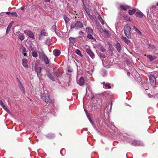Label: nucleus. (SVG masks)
I'll list each match as a JSON object with an SVG mask.
<instances>
[{"label": "nucleus", "mask_w": 158, "mask_h": 158, "mask_svg": "<svg viewBox=\"0 0 158 158\" xmlns=\"http://www.w3.org/2000/svg\"><path fill=\"white\" fill-rule=\"evenodd\" d=\"M124 30L125 35L128 38H130L131 37V27L130 25L126 24L124 27Z\"/></svg>", "instance_id": "1"}, {"label": "nucleus", "mask_w": 158, "mask_h": 158, "mask_svg": "<svg viewBox=\"0 0 158 158\" xmlns=\"http://www.w3.org/2000/svg\"><path fill=\"white\" fill-rule=\"evenodd\" d=\"M39 57V58L46 64H48L49 60L48 57L45 54L40 51L38 52Z\"/></svg>", "instance_id": "2"}, {"label": "nucleus", "mask_w": 158, "mask_h": 158, "mask_svg": "<svg viewBox=\"0 0 158 158\" xmlns=\"http://www.w3.org/2000/svg\"><path fill=\"white\" fill-rule=\"evenodd\" d=\"M83 25V24L79 21H77L75 22H73L71 25V28H76L78 29L82 27Z\"/></svg>", "instance_id": "3"}, {"label": "nucleus", "mask_w": 158, "mask_h": 158, "mask_svg": "<svg viewBox=\"0 0 158 158\" xmlns=\"http://www.w3.org/2000/svg\"><path fill=\"white\" fill-rule=\"evenodd\" d=\"M41 98L43 100L47 103L50 102L51 101L49 95L47 93L42 95L41 96Z\"/></svg>", "instance_id": "4"}, {"label": "nucleus", "mask_w": 158, "mask_h": 158, "mask_svg": "<svg viewBox=\"0 0 158 158\" xmlns=\"http://www.w3.org/2000/svg\"><path fill=\"white\" fill-rule=\"evenodd\" d=\"M149 77L150 83L152 85L155 86L156 82L155 77L154 75L151 74Z\"/></svg>", "instance_id": "5"}, {"label": "nucleus", "mask_w": 158, "mask_h": 158, "mask_svg": "<svg viewBox=\"0 0 158 158\" xmlns=\"http://www.w3.org/2000/svg\"><path fill=\"white\" fill-rule=\"evenodd\" d=\"M77 83L80 86L83 85L85 83V81L83 77H81L79 79L77 80Z\"/></svg>", "instance_id": "6"}, {"label": "nucleus", "mask_w": 158, "mask_h": 158, "mask_svg": "<svg viewBox=\"0 0 158 158\" xmlns=\"http://www.w3.org/2000/svg\"><path fill=\"white\" fill-rule=\"evenodd\" d=\"M35 71L37 73V76L40 77V73L41 71V69L40 67H39L37 65V64L35 63Z\"/></svg>", "instance_id": "7"}, {"label": "nucleus", "mask_w": 158, "mask_h": 158, "mask_svg": "<svg viewBox=\"0 0 158 158\" xmlns=\"http://www.w3.org/2000/svg\"><path fill=\"white\" fill-rule=\"evenodd\" d=\"M24 33L29 36V37L33 40L35 39V37L33 33L31 31H25Z\"/></svg>", "instance_id": "8"}, {"label": "nucleus", "mask_w": 158, "mask_h": 158, "mask_svg": "<svg viewBox=\"0 0 158 158\" xmlns=\"http://www.w3.org/2000/svg\"><path fill=\"white\" fill-rule=\"evenodd\" d=\"M48 34L45 31V30H43L41 32L40 34L39 35V39L40 40H41L43 36H47Z\"/></svg>", "instance_id": "9"}, {"label": "nucleus", "mask_w": 158, "mask_h": 158, "mask_svg": "<svg viewBox=\"0 0 158 158\" xmlns=\"http://www.w3.org/2000/svg\"><path fill=\"white\" fill-rule=\"evenodd\" d=\"M86 52L92 59H93L95 57V55L90 49H86Z\"/></svg>", "instance_id": "10"}, {"label": "nucleus", "mask_w": 158, "mask_h": 158, "mask_svg": "<svg viewBox=\"0 0 158 158\" xmlns=\"http://www.w3.org/2000/svg\"><path fill=\"white\" fill-rule=\"evenodd\" d=\"M18 81L19 82L18 85L19 86V89L22 92H23L24 93H25V90L24 87H23V84L21 83L20 82L19 80H18Z\"/></svg>", "instance_id": "11"}, {"label": "nucleus", "mask_w": 158, "mask_h": 158, "mask_svg": "<svg viewBox=\"0 0 158 158\" xmlns=\"http://www.w3.org/2000/svg\"><path fill=\"white\" fill-rule=\"evenodd\" d=\"M119 6L121 9L123 10H126L127 9H129L131 7L130 6L123 5H120Z\"/></svg>", "instance_id": "12"}, {"label": "nucleus", "mask_w": 158, "mask_h": 158, "mask_svg": "<svg viewBox=\"0 0 158 158\" xmlns=\"http://www.w3.org/2000/svg\"><path fill=\"white\" fill-rule=\"evenodd\" d=\"M131 145L133 146H138L141 144L140 142L135 140L132 141L131 142Z\"/></svg>", "instance_id": "13"}, {"label": "nucleus", "mask_w": 158, "mask_h": 158, "mask_svg": "<svg viewBox=\"0 0 158 158\" xmlns=\"http://www.w3.org/2000/svg\"><path fill=\"white\" fill-rule=\"evenodd\" d=\"M0 105L3 108L9 113H10L9 110L4 105L2 101L0 100Z\"/></svg>", "instance_id": "14"}, {"label": "nucleus", "mask_w": 158, "mask_h": 158, "mask_svg": "<svg viewBox=\"0 0 158 158\" xmlns=\"http://www.w3.org/2000/svg\"><path fill=\"white\" fill-rule=\"evenodd\" d=\"M23 65L26 68H27L28 67L27 64V60L25 59H23L22 60Z\"/></svg>", "instance_id": "15"}, {"label": "nucleus", "mask_w": 158, "mask_h": 158, "mask_svg": "<svg viewBox=\"0 0 158 158\" xmlns=\"http://www.w3.org/2000/svg\"><path fill=\"white\" fill-rule=\"evenodd\" d=\"M47 75L48 77L53 81H55V79L54 77H53L52 74L49 72H48L47 73Z\"/></svg>", "instance_id": "16"}, {"label": "nucleus", "mask_w": 158, "mask_h": 158, "mask_svg": "<svg viewBox=\"0 0 158 158\" xmlns=\"http://www.w3.org/2000/svg\"><path fill=\"white\" fill-rule=\"evenodd\" d=\"M116 48L117 50L120 52L121 49V46L120 44L119 43H117L115 44Z\"/></svg>", "instance_id": "17"}, {"label": "nucleus", "mask_w": 158, "mask_h": 158, "mask_svg": "<svg viewBox=\"0 0 158 158\" xmlns=\"http://www.w3.org/2000/svg\"><path fill=\"white\" fill-rule=\"evenodd\" d=\"M53 71L54 75L56 76L57 77H60L58 72V70L56 68L53 69Z\"/></svg>", "instance_id": "18"}, {"label": "nucleus", "mask_w": 158, "mask_h": 158, "mask_svg": "<svg viewBox=\"0 0 158 158\" xmlns=\"http://www.w3.org/2000/svg\"><path fill=\"white\" fill-rule=\"evenodd\" d=\"M103 32H104V33L105 34L106 36L107 37H109L110 35V34L109 33V32L108 31L106 30H102Z\"/></svg>", "instance_id": "19"}, {"label": "nucleus", "mask_w": 158, "mask_h": 158, "mask_svg": "<svg viewBox=\"0 0 158 158\" xmlns=\"http://www.w3.org/2000/svg\"><path fill=\"white\" fill-rule=\"evenodd\" d=\"M86 32L88 33L93 34V31L91 28L89 27H87L86 29Z\"/></svg>", "instance_id": "20"}, {"label": "nucleus", "mask_w": 158, "mask_h": 158, "mask_svg": "<svg viewBox=\"0 0 158 158\" xmlns=\"http://www.w3.org/2000/svg\"><path fill=\"white\" fill-rule=\"evenodd\" d=\"M121 38L122 40L124 41L127 44H129L130 42V40L127 39L126 37L122 36Z\"/></svg>", "instance_id": "21"}, {"label": "nucleus", "mask_w": 158, "mask_h": 158, "mask_svg": "<svg viewBox=\"0 0 158 158\" xmlns=\"http://www.w3.org/2000/svg\"><path fill=\"white\" fill-rule=\"evenodd\" d=\"M54 55L56 56H58L60 54V51L57 49H55L53 52Z\"/></svg>", "instance_id": "22"}, {"label": "nucleus", "mask_w": 158, "mask_h": 158, "mask_svg": "<svg viewBox=\"0 0 158 158\" xmlns=\"http://www.w3.org/2000/svg\"><path fill=\"white\" fill-rule=\"evenodd\" d=\"M135 15L137 17L142 18L143 16V14L141 12H137L136 13Z\"/></svg>", "instance_id": "23"}, {"label": "nucleus", "mask_w": 158, "mask_h": 158, "mask_svg": "<svg viewBox=\"0 0 158 158\" xmlns=\"http://www.w3.org/2000/svg\"><path fill=\"white\" fill-rule=\"evenodd\" d=\"M18 37L19 38V39L21 41L23 40L25 38L24 35L22 34H20L19 35H18Z\"/></svg>", "instance_id": "24"}, {"label": "nucleus", "mask_w": 158, "mask_h": 158, "mask_svg": "<svg viewBox=\"0 0 158 158\" xmlns=\"http://www.w3.org/2000/svg\"><path fill=\"white\" fill-rule=\"evenodd\" d=\"M147 57H148L150 61H152L153 60L156 58V56H153L150 55H148Z\"/></svg>", "instance_id": "25"}, {"label": "nucleus", "mask_w": 158, "mask_h": 158, "mask_svg": "<svg viewBox=\"0 0 158 158\" xmlns=\"http://www.w3.org/2000/svg\"><path fill=\"white\" fill-rule=\"evenodd\" d=\"M136 12L135 9H134L132 10H129L128 13L130 15H132L134 14Z\"/></svg>", "instance_id": "26"}, {"label": "nucleus", "mask_w": 158, "mask_h": 158, "mask_svg": "<svg viewBox=\"0 0 158 158\" xmlns=\"http://www.w3.org/2000/svg\"><path fill=\"white\" fill-rule=\"evenodd\" d=\"M98 19L100 21L101 23L103 25L104 24V22L102 18L101 17V16L99 15H98Z\"/></svg>", "instance_id": "27"}, {"label": "nucleus", "mask_w": 158, "mask_h": 158, "mask_svg": "<svg viewBox=\"0 0 158 158\" xmlns=\"http://www.w3.org/2000/svg\"><path fill=\"white\" fill-rule=\"evenodd\" d=\"M84 8L88 15H89V8H87L85 5H84Z\"/></svg>", "instance_id": "28"}, {"label": "nucleus", "mask_w": 158, "mask_h": 158, "mask_svg": "<svg viewBox=\"0 0 158 158\" xmlns=\"http://www.w3.org/2000/svg\"><path fill=\"white\" fill-rule=\"evenodd\" d=\"M21 51L22 52V53H23L24 52H26V49L23 46H22V45H21Z\"/></svg>", "instance_id": "29"}, {"label": "nucleus", "mask_w": 158, "mask_h": 158, "mask_svg": "<svg viewBox=\"0 0 158 158\" xmlns=\"http://www.w3.org/2000/svg\"><path fill=\"white\" fill-rule=\"evenodd\" d=\"M64 18L66 23H68L70 20L65 15L64 16Z\"/></svg>", "instance_id": "30"}, {"label": "nucleus", "mask_w": 158, "mask_h": 158, "mask_svg": "<svg viewBox=\"0 0 158 158\" xmlns=\"http://www.w3.org/2000/svg\"><path fill=\"white\" fill-rule=\"evenodd\" d=\"M9 15L10 14V12H4V13H1L0 14V15L1 16H5V15Z\"/></svg>", "instance_id": "31"}, {"label": "nucleus", "mask_w": 158, "mask_h": 158, "mask_svg": "<svg viewBox=\"0 0 158 158\" xmlns=\"http://www.w3.org/2000/svg\"><path fill=\"white\" fill-rule=\"evenodd\" d=\"M78 55L82 56L81 51L79 49H77L75 52Z\"/></svg>", "instance_id": "32"}, {"label": "nucleus", "mask_w": 158, "mask_h": 158, "mask_svg": "<svg viewBox=\"0 0 158 158\" xmlns=\"http://www.w3.org/2000/svg\"><path fill=\"white\" fill-rule=\"evenodd\" d=\"M87 37L88 38L92 40L94 38L92 34H89L87 36Z\"/></svg>", "instance_id": "33"}, {"label": "nucleus", "mask_w": 158, "mask_h": 158, "mask_svg": "<svg viewBox=\"0 0 158 158\" xmlns=\"http://www.w3.org/2000/svg\"><path fill=\"white\" fill-rule=\"evenodd\" d=\"M86 115L87 116V117H88L89 119V121H90V122L92 123V122L91 120V119L90 117V114H89L88 112H87L86 113Z\"/></svg>", "instance_id": "34"}, {"label": "nucleus", "mask_w": 158, "mask_h": 158, "mask_svg": "<svg viewBox=\"0 0 158 158\" xmlns=\"http://www.w3.org/2000/svg\"><path fill=\"white\" fill-rule=\"evenodd\" d=\"M70 43H74L75 42V39L72 38L69 39Z\"/></svg>", "instance_id": "35"}, {"label": "nucleus", "mask_w": 158, "mask_h": 158, "mask_svg": "<svg viewBox=\"0 0 158 158\" xmlns=\"http://www.w3.org/2000/svg\"><path fill=\"white\" fill-rule=\"evenodd\" d=\"M133 27H134V29L137 32V33H139L140 34H141V32L138 29L136 28V27H135V26H134Z\"/></svg>", "instance_id": "36"}, {"label": "nucleus", "mask_w": 158, "mask_h": 158, "mask_svg": "<svg viewBox=\"0 0 158 158\" xmlns=\"http://www.w3.org/2000/svg\"><path fill=\"white\" fill-rule=\"evenodd\" d=\"M32 55L34 57H36L37 56V52H35V51L33 52L32 54Z\"/></svg>", "instance_id": "37"}, {"label": "nucleus", "mask_w": 158, "mask_h": 158, "mask_svg": "<svg viewBox=\"0 0 158 158\" xmlns=\"http://www.w3.org/2000/svg\"><path fill=\"white\" fill-rule=\"evenodd\" d=\"M99 56L101 58H105L106 57V56L105 55L102 53H100L99 54Z\"/></svg>", "instance_id": "38"}, {"label": "nucleus", "mask_w": 158, "mask_h": 158, "mask_svg": "<svg viewBox=\"0 0 158 158\" xmlns=\"http://www.w3.org/2000/svg\"><path fill=\"white\" fill-rule=\"evenodd\" d=\"M100 50L103 52H104L106 51V49L102 46H101L100 48Z\"/></svg>", "instance_id": "39"}, {"label": "nucleus", "mask_w": 158, "mask_h": 158, "mask_svg": "<svg viewBox=\"0 0 158 158\" xmlns=\"http://www.w3.org/2000/svg\"><path fill=\"white\" fill-rule=\"evenodd\" d=\"M124 18L127 21H130V19H129V18L126 15H124Z\"/></svg>", "instance_id": "40"}, {"label": "nucleus", "mask_w": 158, "mask_h": 158, "mask_svg": "<svg viewBox=\"0 0 158 158\" xmlns=\"http://www.w3.org/2000/svg\"><path fill=\"white\" fill-rule=\"evenodd\" d=\"M105 86L108 87V88L110 89L111 87L109 83H106L105 84Z\"/></svg>", "instance_id": "41"}, {"label": "nucleus", "mask_w": 158, "mask_h": 158, "mask_svg": "<svg viewBox=\"0 0 158 158\" xmlns=\"http://www.w3.org/2000/svg\"><path fill=\"white\" fill-rule=\"evenodd\" d=\"M10 31V24H9L7 28L6 33H8L9 31Z\"/></svg>", "instance_id": "42"}, {"label": "nucleus", "mask_w": 158, "mask_h": 158, "mask_svg": "<svg viewBox=\"0 0 158 158\" xmlns=\"http://www.w3.org/2000/svg\"><path fill=\"white\" fill-rule=\"evenodd\" d=\"M50 42V41L49 39H47L45 41V43L47 45L49 44Z\"/></svg>", "instance_id": "43"}, {"label": "nucleus", "mask_w": 158, "mask_h": 158, "mask_svg": "<svg viewBox=\"0 0 158 158\" xmlns=\"http://www.w3.org/2000/svg\"><path fill=\"white\" fill-rule=\"evenodd\" d=\"M79 34L81 35L82 36H84L85 35V33L82 31H80L79 32Z\"/></svg>", "instance_id": "44"}, {"label": "nucleus", "mask_w": 158, "mask_h": 158, "mask_svg": "<svg viewBox=\"0 0 158 158\" xmlns=\"http://www.w3.org/2000/svg\"><path fill=\"white\" fill-rule=\"evenodd\" d=\"M10 15L15 16H17V13L15 12L10 13Z\"/></svg>", "instance_id": "45"}, {"label": "nucleus", "mask_w": 158, "mask_h": 158, "mask_svg": "<svg viewBox=\"0 0 158 158\" xmlns=\"http://www.w3.org/2000/svg\"><path fill=\"white\" fill-rule=\"evenodd\" d=\"M25 7L24 6H22L21 8V10H23L24 9Z\"/></svg>", "instance_id": "46"}, {"label": "nucleus", "mask_w": 158, "mask_h": 158, "mask_svg": "<svg viewBox=\"0 0 158 158\" xmlns=\"http://www.w3.org/2000/svg\"><path fill=\"white\" fill-rule=\"evenodd\" d=\"M44 1L46 2H49L50 0H44Z\"/></svg>", "instance_id": "47"}, {"label": "nucleus", "mask_w": 158, "mask_h": 158, "mask_svg": "<svg viewBox=\"0 0 158 158\" xmlns=\"http://www.w3.org/2000/svg\"><path fill=\"white\" fill-rule=\"evenodd\" d=\"M130 72H127V75L128 76H130Z\"/></svg>", "instance_id": "48"}, {"label": "nucleus", "mask_w": 158, "mask_h": 158, "mask_svg": "<svg viewBox=\"0 0 158 158\" xmlns=\"http://www.w3.org/2000/svg\"><path fill=\"white\" fill-rule=\"evenodd\" d=\"M16 27H14V28H13V31H14V32H15V29Z\"/></svg>", "instance_id": "49"}, {"label": "nucleus", "mask_w": 158, "mask_h": 158, "mask_svg": "<svg viewBox=\"0 0 158 158\" xmlns=\"http://www.w3.org/2000/svg\"><path fill=\"white\" fill-rule=\"evenodd\" d=\"M23 53L24 56H26L27 54L26 53V52H24Z\"/></svg>", "instance_id": "50"}, {"label": "nucleus", "mask_w": 158, "mask_h": 158, "mask_svg": "<svg viewBox=\"0 0 158 158\" xmlns=\"http://www.w3.org/2000/svg\"><path fill=\"white\" fill-rule=\"evenodd\" d=\"M106 83H105V82H103L102 83V84L103 85H105V84H106Z\"/></svg>", "instance_id": "51"}, {"label": "nucleus", "mask_w": 158, "mask_h": 158, "mask_svg": "<svg viewBox=\"0 0 158 158\" xmlns=\"http://www.w3.org/2000/svg\"><path fill=\"white\" fill-rule=\"evenodd\" d=\"M152 8H156V6H152Z\"/></svg>", "instance_id": "52"}, {"label": "nucleus", "mask_w": 158, "mask_h": 158, "mask_svg": "<svg viewBox=\"0 0 158 158\" xmlns=\"http://www.w3.org/2000/svg\"><path fill=\"white\" fill-rule=\"evenodd\" d=\"M82 2V3L84 5V0H81Z\"/></svg>", "instance_id": "53"}, {"label": "nucleus", "mask_w": 158, "mask_h": 158, "mask_svg": "<svg viewBox=\"0 0 158 158\" xmlns=\"http://www.w3.org/2000/svg\"><path fill=\"white\" fill-rule=\"evenodd\" d=\"M89 15V16L90 18L91 16V15L89 13V15Z\"/></svg>", "instance_id": "54"}, {"label": "nucleus", "mask_w": 158, "mask_h": 158, "mask_svg": "<svg viewBox=\"0 0 158 158\" xmlns=\"http://www.w3.org/2000/svg\"><path fill=\"white\" fill-rule=\"evenodd\" d=\"M14 23V21H11V22H10V24L13 23Z\"/></svg>", "instance_id": "55"}, {"label": "nucleus", "mask_w": 158, "mask_h": 158, "mask_svg": "<svg viewBox=\"0 0 158 158\" xmlns=\"http://www.w3.org/2000/svg\"><path fill=\"white\" fill-rule=\"evenodd\" d=\"M112 103H111V108L112 107Z\"/></svg>", "instance_id": "56"}, {"label": "nucleus", "mask_w": 158, "mask_h": 158, "mask_svg": "<svg viewBox=\"0 0 158 158\" xmlns=\"http://www.w3.org/2000/svg\"><path fill=\"white\" fill-rule=\"evenodd\" d=\"M85 112L86 113L87 112V110H85Z\"/></svg>", "instance_id": "57"}, {"label": "nucleus", "mask_w": 158, "mask_h": 158, "mask_svg": "<svg viewBox=\"0 0 158 158\" xmlns=\"http://www.w3.org/2000/svg\"><path fill=\"white\" fill-rule=\"evenodd\" d=\"M156 5L158 6V2L156 3Z\"/></svg>", "instance_id": "58"}, {"label": "nucleus", "mask_w": 158, "mask_h": 158, "mask_svg": "<svg viewBox=\"0 0 158 158\" xmlns=\"http://www.w3.org/2000/svg\"><path fill=\"white\" fill-rule=\"evenodd\" d=\"M53 27V28H55V26H54V27L53 26V27Z\"/></svg>", "instance_id": "59"}, {"label": "nucleus", "mask_w": 158, "mask_h": 158, "mask_svg": "<svg viewBox=\"0 0 158 158\" xmlns=\"http://www.w3.org/2000/svg\"><path fill=\"white\" fill-rule=\"evenodd\" d=\"M6 123H6V125H7L8 124V122H7Z\"/></svg>", "instance_id": "60"}, {"label": "nucleus", "mask_w": 158, "mask_h": 158, "mask_svg": "<svg viewBox=\"0 0 158 158\" xmlns=\"http://www.w3.org/2000/svg\"><path fill=\"white\" fill-rule=\"evenodd\" d=\"M144 56H146V54H145V55H144Z\"/></svg>", "instance_id": "61"}, {"label": "nucleus", "mask_w": 158, "mask_h": 158, "mask_svg": "<svg viewBox=\"0 0 158 158\" xmlns=\"http://www.w3.org/2000/svg\"><path fill=\"white\" fill-rule=\"evenodd\" d=\"M75 0L76 1H78V0Z\"/></svg>", "instance_id": "62"}]
</instances>
